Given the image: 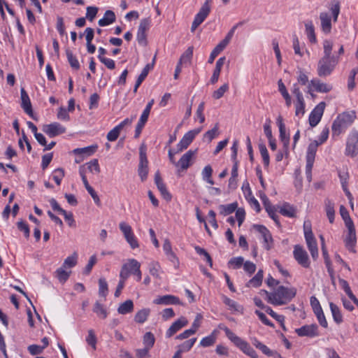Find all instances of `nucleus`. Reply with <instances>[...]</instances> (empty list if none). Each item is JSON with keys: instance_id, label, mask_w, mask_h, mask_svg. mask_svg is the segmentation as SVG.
Instances as JSON below:
<instances>
[{"instance_id": "ddd939ff", "label": "nucleus", "mask_w": 358, "mask_h": 358, "mask_svg": "<svg viewBox=\"0 0 358 358\" xmlns=\"http://www.w3.org/2000/svg\"><path fill=\"white\" fill-rule=\"evenodd\" d=\"M163 250L167 259L172 263L175 268L178 269L180 266V261L176 253L172 250V245L169 239H165L163 243Z\"/></svg>"}, {"instance_id": "b1692460", "label": "nucleus", "mask_w": 358, "mask_h": 358, "mask_svg": "<svg viewBox=\"0 0 358 358\" xmlns=\"http://www.w3.org/2000/svg\"><path fill=\"white\" fill-rule=\"evenodd\" d=\"M155 57H156L155 56V57L152 59V64H148L143 68V69L142 70L141 74L138 76V78L136 80L135 86H134V92H137L138 88L141 85V83L145 80V78L147 77L149 71L153 68L154 64H155Z\"/></svg>"}, {"instance_id": "c756f323", "label": "nucleus", "mask_w": 358, "mask_h": 358, "mask_svg": "<svg viewBox=\"0 0 358 358\" xmlns=\"http://www.w3.org/2000/svg\"><path fill=\"white\" fill-rule=\"evenodd\" d=\"M279 212L281 215L288 217H296V208L289 204L288 203H285L280 208Z\"/></svg>"}, {"instance_id": "e433bc0d", "label": "nucleus", "mask_w": 358, "mask_h": 358, "mask_svg": "<svg viewBox=\"0 0 358 358\" xmlns=\"http://www.w3.org/2000/svg\"><path fill=\"white\" fill-rule=\"evenodd\" d=\"M237 207V203L234 202L227 205H220L219 206V210L220 214L227 215L234 213L236 210Z\"/></svg>"}, {"instance_id": "4c0bfd02", "label": "nucleus", "mask_w": 358, "mask_h": 358, "mask_svg": "<svg viewBox=\"0 0 358 358\" xmlns=\"http://www.w3.org/2000/svg\"><path fill=\"white\" fill-rule=\"evenodd\" d=\"M213 175V169L210 165L206 166L201 172L202 178L204 181L208 182V184L213 185H214V181L212 179Z\"/></svg>"}, {"instance_id": "6e6552de", "label": "nucleus", "mask_w": 358, "mask_h": 358, "mask_svg": "<svg viewBox=\"0 0 358 358\" xmlns=\"http://www.w3.org/2000/svg\"><path fill=\"white\" fill-rule=\"evenodd\" d=\"M136 266L137 268H141V264L136 259H129L121 268L120 278L127 280L130 275H133L136 271Z\"/></svg>"}, {"instance_id": "a878e982", "label": "nucleus", "mask_w": 358, "mask_h": 358, "mask_svg": "<svg viewBox=\"0 0 358 358\" xmlns=\"http://www.w3.org/2000/svg\"><path fill=\"white\" fill-rule=\"evenodd\" d=\"M225 57H222L217 59L215 64V68L214 69L213 76L210 78V83L212 84H215L218 81L219 76L222 70V68L225 62Z\"/></svg>"}, {"instance_id": "aec40b11", "label": "nucleus", "mask_w": 358, "mask_h": 358, "mask_svg": "<svg viewBox=\"0 0 358 358\" xmlns=\"http://www.w3.org/2000/svg\"><path fill=\"white\" fill-rule=\"evenodd\" d=\"M21 96V106L24 109V112L29 116L33 117V110L31 107V103L29 96L25 90L22 88L20 90Z\"/></svg>"}, {"instance_id": "a211bd4d", "label": "nucleus", "mask_w": 358, "mask_h": 358, "mask_svg": "<svg viewBox=\"0 0 358 358\" xmlns=\"http://www.w3.org/2000/svg\"><path fill=\"white\" fill-rule=\"evenodd\" d=\"M153 303L157 305H180L182 304L178 297L173 295L159 296L154 299Z\"/></svg>"}, {"instance_id": "13d9d810", "label": "nucleus", "mask_w": 358, "mask_h": 358, "mask_svg": "<svg viewBox=\"0 0 358 358\" xmlns=\"http://www.w3.org/2000/svg\"><path fill=\"white\" fill-rule=\"evenodd\" d=\"M86 342L89 345H90L93 348V350H96V337L92 329H90L88 331V335L86 338Z\"/></svg>"}, {"instance_id": "9d476101", "label": "nucleus", "mask_w": 358, "mask_h": 358, "mask_svg": "<svg viewBox=\"0 0 358 358\" xmlns=\"http://www.w3.org/2000/svg\"><path fill=\"white\" fill-rule=\"evenodd\" d=\"M294 257L299 264L304 268L310 266V261L307 252L299 245H296L293 251Z\"/></svg>"}, {"instance_id": "423d86ee", "label": "nucleus", "mask_w": 358, "mask_h": 358, "mask_svg": "<svg viewBox=\"0 0 358 358\" xmlns=\"http://www.w3.org/2000/svg\"><path fill=\"white\" fill-rule=\"evenodd\" d=\"M211 0H206L195 15L192 24L191 31L193 32L206 20L211 10Z\"/></svg>"}, {"instance_id": "2f4dec72", "label": "nucleus", "mask_w": 358, "mask_h": 358, "mask_svg": "<svg viewBox=\"0 0 358 358\" xmlns=\"http://www.w3.org/2000/svg\"><path fill=\"white\" fill-rule=\"evenodd\" d=\"M306 34L310 43H315L317 41L315 33V27L311 20L305 22Z\"/></svg>"}, {"instance_id": "4468645a", "label": "nucleus", "mask_w": 358, "mask_h": 358, "mask_svg": "<svg viewBox=\"0 0 358 358\" xmlns=\"http://www.w3.org/2000/svg\"><path fill=\"white\" fill-rule=\"evenodd\" d=\"M43 131L49 137L53 138L65 133L66 128L58 122H52L51 124L44 125Z\"/></svg>"}, {"instance_id": "3c124183", "label": "nucleus", "mask_w": 358, "mask_h": 358, "mask_svg": "<svg viewBox=\"0 0 358 358\" xmlns=\"http://www.w3.org/2000/svg\"><path fill=\"white\" fill-rule=\"evenodd\" d=\"M64 268V267L62 266L57 268L56 271L57 278L60 282H65L69 278L71 273L65 271Z\"/></svg>"}, {"instance_id": "0e129e2a", "label": "nucleus", "mask_w": 358, "mask_h": 358, "mask_svg": "<svg viewBox=\"0 0 358 358\" xmlns=\"http://www.w3.org/2000/svg\"><path fill=\"white\" fill-rule=\"evenodd\" d=\"M241 22H239V23H238V24H235V25H234V27L230 29V31L227 33V36H225V38H224L222 41H221L220 42H221L223 45H224L225 46H227V45L229 43L230 41L231 40V38H232V37H233V36H234V32H235L236 29L238 28V27L239 25H241Z\"/></svg>"}, {"instance_id": "052dcab7", "label": "nucleus", "mask_w": 358, "mask_h": 358, "mask_svg": "<svg viewBox=\"0 0 358 358\" xmlns=\"http://www.w3.org/2000/svg\"><path fill=\"white\" fill-rule=\"evenodd\" d=\"M88 170L93 173H100V166L97 159H93L90 162L87 163Z\"/></svg>"}, {"instance_id": "7c9ffc66", "label": "nucleus", "mask_w": 358, "mask_h": 358, "mask_svg": "<svg viewBox=\"0 0 358 358\" xmlns=\"http://www.w3.org/2000/svg\"><path fill=\"white\" fill-rule=\"evenodd\" d=\"M97 149V145H90L81 148H76L73 150V153L76 155L91 156Z\"/></svg>"}, {"instance_id": "c9c22d12", "label": "nucleus", "mask_w": 358, "mask_h": 358, "mask_svg": "<svg viewBox=\"0 0 358 358\" xmlns=\"http://www.w3.org/2000/svg\"><path fill=\"white\" fill-rule=\"evenodd\" d=\"M150 310L149 308H143V309L140 310L135 315V317H134L135 322L137 323H139V324L144 323L147 320V319L150 315Z\"/></svg>"}, {"instance_id": "412c9836", "label": "nucleus", "mask_w": 358, "mask_h": 358, "mask_svg": "<svg viewBox=\"0 0 358 358\" xmlns=\"http://www.w3.org/2000/svg\"><path fill=\"white\" fill-rule=\"evenodd\" d=\"M320 20L321 22V29L325 34H330L331 31V17L326 13L322 12L320 14Z\"/></svg>"}, {"instance_id": "72a5a7b5", "label": "nucleus", "mask_w": 358, "mask_h": 358, "mask_svg": "<svg viewBox=\"0 0 358 358\" xmlns=\"http://www.w3.org/2000/svg\"><path fill=\"white\" fill-rule=\"evenodd\" d=\"M134 310V303L131 300L128 299L124 303H121L118 308L117 312L122 315H126L131 313Z\"/></svg>"}, {"instance_id": "8fccbe9b", "label": "nucleus", "mask_w": 358, "mask_h": 358, "mask_svg": "<svg viewBox=\"0 0 358 358\" xmlns=\"http://www.w3.org/2000/svg\"><path fill=\"white\" fill-rule=\"evenodd\" d=\"M219 124L216 123L214 127L208 130L204 134V138H206L208 142H210L214 138L218 135Z\"/></svg>"}, {"instance_id": "864d4df0", "label": "nucleus", "mask_w": 358, "mask_h": 358, "mask_svg": "<svg viewBox=\"0 0 358 358\" xmlns=\"http://www.w3.org/2000/svg\"><path fill=\"white\" fill-rule=\"evenodd\" d=\"M314 313L317 316L320 324L324 328L327 327L328 323L324 315L322 308H317V310L314 311Z\"/></svg>"}, {"instance_id": "58836bf2", "label": "nucleus", "mask_w": 358, "mask_h": 358, "mask_svg": "<svg viewBox=\"0 0 358 358\" xmlns=\"http://www.w3.org/2000/svg\"><path fill=\"white\" fill-rule=\"evenodd\" d=\"M193 50L194 48L193 46L189 47L181 55L180 59H179V65H182L183 64H187L189 63L192 60V56H193Z\"/></svg>"}, {"instance_id": "f3484780", "label": "nucleus", "mask_w": 358, "mask_h": 358, "mask_svg": "<svg viewBox=\"0 0 358 358\" xmlns=\"http://www.w3.org/2000/svg\"><path fill=\"white\" fill-rule=\"evenodd\" d=\"M188 324V320L185 317H180L176 321H175L170 327L166 331V337L171 338L175 334H176L178 331H180L182 327L187 326Z\"/></svg>"}, {"instance_id": "6e6d98bb", "label": "nucleus", "mask_w": 358, "mask_h": 358, "mask_svg": "<svg viewBox=\"0 0 358 358\" xmlns=\"http://www.w3.org/2000/svg\"><path fill=\"white\" fill-rule=\"evenodd\" d=\"M119 227L121 231L122 232L124 238H128V236L134 234L131 226L124 222H120L119 224Z\"/></svg>"}, {"instance_id": "c85d7f7f", "label": "nucleus", "mask_w": 358, "mask_h": 358, "mask_svg": "<svg viewBox=\"0 0 358 358\" xmlns=\"http://www.w3.org/2000/svg\"><path fill=\"white\" fill-rule=\"evenodd\" d=\"M277 124L279 127L280 138L282 141L287 144L289 141V135L286 133L285 125L281 116L277 118Z\"/></svg>"}, {"instance_id": "f257e3e1", "label": "nucleus", "mask_w": 358, "mask_h": 358, "mask_svg": "<svg viewBox=\"0 0 358 358\" xmlns=\"http://www.w3.org/2000/svg\"><path fill=\"white\" fill-rule=\"evenodd\" d=\"M268 296V302L274 306H281L289 303L296 294L294 287L279 286L274 292L264 291Z\"/></svg>"}, {"instance_id": "680f3d73", "label": "nucleus", "mask_w": 358, "mask_h": 358, "mask_svg": "<svg viewBox=\"0 0 358 358\" xmlns=\"http://www.w3.org/2000/svg\"><path fill=\"white\" fill-rule=\"evenodd\" d=\"M228 90L229 85L225 83L213 92V97L215 99H219L222 97L224 94Z\"/></svg>"}, {"instance_id": "5701e85b", "label": "nucleus", "mask_w": 358, "mask_h": 358, "mask_svg": "<svg viewBox=\"0 0 358 358\" xmlns=\"http://www.w3.org/2000/svg\"><path fill=\"white\" fill-rule=\"evenodd\" d=\"M320 144L317 141H314L311 143L309 144L306 153V163H308V166L310 168L311 164H314L316 152L317 150V147Z\"/></svg>"}, {"instance_id": "2eb2a0df", "label": "nucleus", "mask_w": 358, "mask_h": 358, "mask_svg": "<svg viewBox=\"0 0 358 358\" xmlns=\"http://www.w3.org/2000/svg\"><path fill=\"white\" fill-rule=\"evenodd\" d=\"M295 332L299 336L315 337L319 335L318 327L315 324L303 325L300 328L296 329Z\"/></svg>"}, {"instance_id": "a18cd8bd", "label": "nucleus", "mask_w": 358, "mask_h": 358, "mask_svg": "<svg viewBox=\"0 0 358 358\" xmlns=\"http://www.w3.org/2000/svg\"><path fill=\"white\" fill-rule=\"evenodd\" d=\"M221 42H220L213 50L208 59V63L212 64L215 57L226 48Z\"/></svg>"}, {"instance_id": "603ef678", "label": "nucleus", "mask_w": 358, "mask_h": 358, "mask_svg": "<svg viewBox=\"0 0 358 358\" xmlns=\"http://www.w3.org/2000/svg\"><path fill=\"white\" fill-rule=\"evenodd\" d=\"M108 292V284L104 278H100L99 280V294L105 297Z\"/></svg>"}, {"instance_id": "473e14b6", "label": "nucleus", "mask_w": 358, "mask_h": 358, "mask_svg": "<svg viewBox=\"0 0 358 358\" xmlns=\"http://www.w3.org/2000/svg\"><path fill=\"white\" fill-rule=\"evenodd\" d=\"M93 312L101 319H106L108 317V311L106 307L99 303L96 301L93 306Z\"/></svg>"}, {"instance_id": "37998d69", "label": "nucleus", "mask_w": 358, "mask_h": 358, "mask_svg": "<svg viewBox=\"0 0 358 358\" xmlns=\"http://www.w3.org/2000/svg\"><path fill=\"white\" fill-rule=\"evenodd\" d=\"M66 54L71 66L76 70H78L80 69V64L76 57L73 55L70 50H66Z\"/></svg>"}, {"instance_id": "4d7b16f0", "label": "nucleus", "mask_w": 358, "mask_h": 358, "mask_svg": "<svg viewBox=\"0 0 358 358\" xmlns=\"http://www.w3.org/2000/svg\"><path fill=\"white\" fill-rule=\"evenodd\" d=\"M196 338H191L185 342H184L180 346V349L177 352H180V354L184 352L189 351L192 346L194 345V343L196 342Z\"/></svg>"}, {"instance_id": "e2e57ef3", "label": "nucleus", "mask_w": 358, "mask_h": 358, "mask_svg": "<svg viewBox=\"0 0 358 358\" xmlns=\"http://www.w3.org/2000/svg\"><path fill=\"white\" fill-rule=\"evenodd\" d=\"M241 22H239V23H238V24H235V25H234V27L230 29V31L227 33V36H225V38H224L222 41H221L220 42H221L223 45H224L225 46H227V45L229 43L230 41L231 40V38H232V37H233V36H234V32H235L236 29L238 28V27L239 25H241Z\"/></svg>"}, {"instance_id": "4be33fe9", "label": "nucleus", "mask_w": 358, "mask_h": 358, "mask_svg": "<svg viewBox=\"0 0 358 358\" xmlns=\"http://www.w3.org/2000/svg\"><path fill=\"white\" fill-rule=\"evenodd\" d=\"M311 87L314 88V90L318 92H329L331 89V86L321 82L317 79H313L310 81V85L308 86V92L311 94Z\"/></svg>"}, {"instance_id": "f8f14e48", "label": "nucleus", "mask_w": 358, "mask_h": 358, "mask_svg": "<svg viewBox=\"0 0 358 358\" xmlns=\"http://www.w3.org/2000/svg\"><path fill=\"white\" fill-rule=\"evenodd\" d=\"M348 229L347 234L344 239L345 248L351 252L355 253V249L357 243L356 231L354 225L346 227Z\"/></svg>"}, {"instance_id": "ea45409f", "label": "nucleus", "mask_w": 358, "mask_h": 358, "mask_svg": "<svg viewBox=\"0 0 358 358\" xmlns=\"http://www.w3.org/2000/svg\"><path fill=\"white\" fill-rule=\"evenodd\" d=\"M329 306H330V309H331L334 321L337 324L341 323L343 322V316H342V314L341 313L339 308L332 302H331L329 303Z\"/></svg>"}, {"instance_id": "338daca9", "label": "nucleus", "mask_w": 358, "mask_h": 358, "mask_svg": "<svg viewBox=\"0 0 358 358\" xmlns=\"http://www.w3.org/2000/svg\"><path fill=\"white\" fill-rule=\"evenodd\" d=\"M358 73V69L355 68L351 70L348 78V87L350 90H352L355 87V78Z\"/></svg>"}, {"instance_id": "bb28decb", "label": "nucleus", "mask_w": 358, "mask_h": 358, "mask_svg": "<svg viewBox=\"0 0 358 358\" xmlns=\"http://www.w3.org/2000/svg\"><path fill=\"white\" fill-rule=\"evenodd\" d=\"M324 208L329 222L333 223L335 217L334 203L329 199H325Z\"/></svg>"}, {"instance_id": "774afa93", "label": "nucleus", "mask_w": 358, "mask_h": 358, "mask_svg": "<svg viewBox=\"0 0 358 358\" xmlns=\"http://www.w3.org/2000/svg\"><path fill=\"white\" fill-rule=\"evenodd\" d=\"M64 176V171L62 169H57L53 172L52 178L57 185L61 184L62 180Z\"/></svg>"}, {"instance_id": "49530a36", "label": "nucleus", "mask_w": 358, "mask_h": 358, "mask_svg": "<svg viewBox=\"0 0 358 358\" xmlns=\"http://www.w3.org/2000/svg\"><path fill=\"white\" fill-rule=\"evenodd\" d=\"M155 342V338L154 335L151 332H147L143 336V345L145 348L148 349H151Z\"/></svg>"}, {"instance_id": "69168bd1", "label": "nucleus", "mask_w": 358, "mask_h": 358, "mask_svg": "<svg viewBox=\"0 0 358 358\" xmlns=\"http://www.w3.org/2000/svg\"><path fill=\"white\" fill-rule=\"evenodd\" d=\"M215 342V336L212 334L204 337L200 341V345L204 348L213 345Z\"/></svg>"}, {"instance_id": "f704fd0d", "label": "nucleus", "mask_w": 358, "mask_h": 358, "mask_svg": "<svg viewBox=\"0 0 358 358\" xmlns=\"http://www.w3.org/2000/svg\"><path fill=\"white\" fill-rule=\"evenodd\" d=\"M262 279H263V271L259 270L256 273V275L248 282L247 287H258L262 285Z\"/></svg>"}, {"instance_id": "09e8293b", "label": "nucleus", "mask_w": 358, "mask_h": 358, "mask_svg": "<svg viewBox=\"0 0 358 358\" xmlns=\"http://www.w3.org/2000/svg\"><path fill=\"white\" fill-rule=\"evenodd\" d=\"M295 115L296 116H302L305 113V101L304 99H298L295 103Z\"/></svg>"}, {"instance_id": "7ed1b4c3", "label": "nucleus", "mask_w": 358, "mask_h": 358, "mask_svg": "<svg viewBox=\"0 0 358 358\" xmlns=\"http://www.w3.org/2000/svg\"><path fill=\"white\" fill-rule=\"evenodd\" d=\"M223 330L227 337L243 353L252 358H257V354L256 351L250 345L247 341L236 336L228 327H224Z\"/></svg>"}, {"instance_id": "393cba45", "label": "nucleus", "mask_w": 358, "mask_h": 358, "mask_svg": "<svg viewBox=\"0 0 358 358\" xmlns=\"http://www.w3.org/2000/svg\"><path fill=\"white\" fill-rule=\"evenodd\" d=\"M308 248L313 259L318 257L317 243L314 236L305 237Z\"/></svg>"}, {"instance_id": "c03bdc74", "label": "nucleus", "mask_w": 358, "mask_h": 358, "mask_svg": "<svg viewBox=\"0 0 358 358\" xmlns=\"http://www.w3.org/2000/svg\"><path fill=\"white\" fill-rule=\"evenodd\" d=\"M78 262V254L73 252L71 256H69L65 259L62 266L64 268H72L77 264Z\"/></svg>"}, {"instance_id": "cd10ccee", "label": "nucleus", "mask_w": 358, "mask_h": 358, "mask_svg": "<svg viewBox=\"0 0 358 358\" xmlns=\"http://www.w3.org/2000/svg\"><path fill=\"white\" fill-rule=\"evenodd\" d=\"M115 21V15L112 10H106L103 18L100 19L98 24L101 27L108 26Z\"/></svg>"}, {"instance_id": "dca6fc26", "label": "nucleus", "mask_w": 358, "mask_h": 358, "mask_svg": "<svg viewBox=\"0 0 358 358\" xmlns=\"http://www.w3.org/2000/svg\"><path fill=\"white\" fill-rule=\"evenodd\" d=\"M253 227L261 234L264 242V248L267 250H270L272 246L273 238L269 231L263 225L255 224Z\"/></svg>"}, {"instance_id": "bf43d9fd", "label": "nucleus", "mask_w": 358, "mask_h": 358, "mask_svg": "<svg viewBox=\"0 0 358 358\" xmlns=\"http://www.w3.org/2000/svg\"><path fill=\"white\" fill-rule=\"evenodd\" d=\"M121 129L117 127H115L111 129L107 134V139L108 141H115L120 136Z\"/></svg>"}, {"instance_id": "20e7f679", "label": "nucleus", "mask_w": 358, "mask_h": 358, "mask_svg": "<svg viewBox=\"0 0 358 358\" xmlns=\"http://www.w3.org/2000/svg\"><path fill=\"white\" fill-rule=\"evenodd\" d=\"M339 62V57H322L318 62L317 72L320 77L329 76Z\"/></svg>"}, {"instance_id": "f03ea898", "label": "nucleus", "mask_w": 358, "mask_h": 358, "mask_svg": "<svg viewBox=\"0 0 358 358\" xmlns=\"http://www.w3.org/2000/svg\"><path fill=\"white\" fill-rule=\"evenodd\" d=\"M356 119V114L354 111L344 112L339 114L333 122L331 131L333 136H339L345 131Z\"/></svg>"}, {"instance_id": "39448f33", "label": "nucleus", "mask_w": 358, "mask_h": 358, "mask_svg": "<svg viewBox=\"0 0 358 358\" xmlns=\"http://www.w3.org/2000/svg\"><path fill=\"white\" fill-rule=\"evenodd\" d=\"M345 154L347 156L355 157L358 155V131L352 129L349 134Z\"/></svg>"}, {"instance_id": "de8ad7c7", "label": "nucleus", "mask_w": 358, "mask_h": 358, "mask_svg": "<svg viewBox=\"0 0 358 358\" xmlns=\"http://www.w3.org/2000/svg\"><path fill=\"white\" fill-rule=\"evenodd\" d=\"M266 312L270 315L273 318L276 320L278 322L280 323L281 327L283 328L284 330H285V327L284 325L285 322V317L281 315H278L276 313H275L270 307L267 306L265 308Z\"/></svg>"}, {"instance_id": "5fc2aeb1", "label": "nucleus", "mask_w": 358, "mask_h": 358, "mask_svg": "<svg viewBox=\"0 0 358 358\" xmlns=\"http://www.w3.org/2000/svg\"><path fill=\"white\" fill-rule=\"evenodd\" d=\"M259 152L262 155L263 163L265 167L269 165V155L268 150L264 145H259Z\"/></svg>"}, {"instance_id": "a19ab883", "label": "nucleus", "mask_w": 358, "mask_h": 358, "mask_svg": "<svg viewBox=\"0 0 358 358\" xmlns=\"http://www.w3.org/2000/svg\"><path fill=\"white\" fill-rule=\"evenodd\" d=\"M334 43L330 40H324L323 41V50H324V55L323 57H339L338 56H334L331 55L333 50Z\"/></svg>"}, {"instance_id": "79ce46f5", "label": "nucleus", "mask_w": 358, "mask_h": 358, "mask_svg": "<svg viewBox=\"0 0 358 358\" xmlns=\"http://www.w3.org/2000/svg\"><path fill=\"white\" fill-rule=\"evenodd\" d=\"M340 214L342 217L343 220H344L345 227L354 225L353 221L350 217L349 213L346 208L344 206H340Z\"/></svg>"}, {"instance_id": "1a4fd4ad", "label": "nucleus", "mask_w": 358, "mask_h": 358, "mask_svg": "<svg viewBox=\"0 0 358 358\" xmlns=\"http://www.w3.org/2000/svg\"><path fill=\"white\" fill-rule=\"evenodd\" d=\"M202 128H199L187 132L177 145V152H182L183 150L187 149L195 136L199 134Z\"/></svg>"}, {"instance_id": "0eeeda50", "label": "nucleus", "mask_w": 358, "mask_h": 358, "mask_svg": "<svg viewBox=\"0 0 358 358\" xmlns=\"http://www.w3.org/2000/svg\"><path fill=\"white\" fill-rule=\"evenodd\" d=\"M139 159L138 172L141 180L144 181L148 173V161L146 156V148L143 145L139 148Z\"/></svg>"}, {"instance_id": "6ab92c4d", "label": "nucleus", "mask_w": 358, "mask_h": 358, "mask_svg": "<svg viewBox=\"0 0 358 358\" xmlns=\"http://www.w3.org/2000/svg\"><path fill=\"white\" fill-rule=\"evenodd\" d=\"M195 155V151L192 150L185 152L179 161L176 163V166L180 167L181 170H187L191 165V162Z\"/></svg>"}, {"instance_id": "9b49d317", "label": "nucleus", "mask_w": 358, "mask_h": 358, "mask_svg": "<svg viewBox=\"0 0 358 358\" xmlns=\"http://www.w3.org/2000/svg\"><path fill=\"white\" fill-rule=\"evenodd\" d=\"M325 103L322 101L319 103L311 111L308 120L310 127H314L320 122L325 109Z\"/></svg>"}]
</instances>
